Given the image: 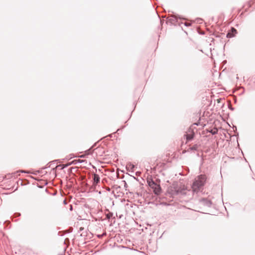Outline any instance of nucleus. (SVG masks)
Here are the masks:
<instances>
[{
	"label": "nucleus",
	"instance_id": "obj_35",
	"mask_svg": "<svg viewBox=\"0 0 255 255\" xmlns=\"http://www.w3.org/2000/svg\"><path fill=\"white\" fill-rule=\"evenodd\" d=\"M20 172H21V173H27V171H23V170H21Z\"/></svg>",
	"mask_w": 255,
	"mask_h": 255
},
{
	"label": "nucleus",
	"instance_id": "obj_13",
	"mask_svg": "<svg viewBox=\"0 0 255 255\" xmlns=\"http://www.w3.org/2000/svg\"><path fill=\"white\" fill-rule=\"evenodd\" d=\"M207 132H209V133H211L212 135H215V134H217L218 131L216 129H211L207 130Z\"/></svg>",
	"mask_w": 255,
	"mask_h": 255
},
{
	"label": "nucleus",
	"instance_id": "obj_16",
	"mask_svg": "<svg viewBox=\"0 0 255 255\" xmlns=\"http://www.w3.org/2000/svg\"><path fill=\"white\" fill-rule=\"evenodd\" d=\"M83 162V160H80L79 159H75L72 161L71 164H76L77 163H82Z\"/></svg>",
	"mask_w": 255,
	"mask_h": 255
},
{
	"label": "nucleus",
	"instance_id": "obj_38",
	"mask_svg": "<svg viewBox=\"0 0 255 255\" xmlns=\"http://www.w3.org/2000/svg\"><path fill=\"white\" fill-rule=\"evenodd\" d=\"M215 37H219V35L218 34H215Z\"/></svg>",
	"mask_w": 255,
	"mask_h": 255
},
{
	"label": "nucleus",
	"instance_id": "obj_37",
	"mask_svg": "<svg viewBox=\"0 0 255 255\" xmlns=\"http://www.w3.org/2000/svg\"><path fill=\"white\" fill-rule=\"evenodd\" d=\"M119 178L123 179L124 178V175H123L121 177H119Z\"/></svg>",
	"mask_w": 255,
	"mask_h": 255
},
{
	"label": "nucleus",
	"instance_id": "obj_25",
	"mask_svg": "<svg viewBox=\"0 0 255 255\" xmlns=\"http://www.w3.org/2000/svg\"><path fill=\"white\" fill-rule=\"evenodd\" d=\"M228 108H229V109L231 111H234L235 110V108L233 107H232V106H231V105H229V106H228Z\"/></svg>",
	"mask_w": 255,
	"mask_h": 255
},
{
	"label": "nucleus",
	"instance_id": "obj_26",
	"mask_svg": "<svg viewBox=\"0 0 255 255\" xmlns=\"http://www.w3.org/2000/svg\"><path fill=\"white\" fill-rule=\"evenodd\" d=\"M88 201H91V202H94V203L97 202V201L96 200L92 199V198L88 199Z\"/></svg>",
	"mask_w": 255,
	"mask_h": 255
},
{
	"label": "nucleus",
	"instance_id": "obj_31",
	"mask_svg": "<svg viewBox=\"0 0 255 255\" xmlns=\"http://www.w3.org/2000/svg\"><path fill=\"white\" fill-rule=\"evenodd\" d=\"M63 203L64 204V205H66L67 204L66 201L65 200H63Z\"/></svg>",
	"mask_w": 255,
	"mask_h": 255
},
{
	"label": "nucleus",
	"instance_id": "obj_23",
	"mask_svg": "<svg viewBox=\"0 0 255 255\" xmlns=\"http://www.w3.org/2000/svg\"><path fill=\"white\" fill-rule=\"evenodd\" d=\"M84 207L86 208H88V209H91V206H90V205L88 204H87V203H85L84 204Z\"/></svg>",
	"mask_w": 255,
	"mask_h": 255
},
{
	"label": "nucleus",
	"instance_id": "obj_39",
	"mask_svg": "<svg viewBox=\"0 0 255 255\" xmlns=\"http://www.w3.org/2000/svg\"><path fill=\"white\" fill-rule=\"evenodd\" d=\"M237 99H235V100H234V103H237Z\"/></svg>",
	"mask_w": 255,
	"mask_h": 255
},
{
	"label": "nucleus",
	"instance_id": "obj_21",
	"mask_svg": "<svg viewBox=\"0 0 255 255\" xmlns=\"http://www.w3.org/2000/svg\"><path fill=\"white\" fill-rule=\"evenodd\" d=\"M125 127H126L125 126H122L121 128H118L116 132L119 133V132L122 131V130L125 128Z\"/></svg>",
	"mask_w": 255,
	"mask_h": 255
},
{
	"label": "nucleus",
	"instance_id": "obj_18",
	"mask_svg": "<svg viewBox=\"0 0 255 255\" xmlns=\"http://www.w3.org/2000/svg\"><path fill=\"white\" fill-rule=\"evenodd\" d=\"M203 20L201 18H197L195 19V22L197 23H202L203 22Z\"/></svg>",
	"mask_w": 255,
	"mask_h": 255
},
{
	"label": "nucleus",
	"instance_id": "obj_34",
	"mask_svg": "<svg viewBox=\"0 0 255 255\" xmlns=\"http://www.w3.org/2000/svg\"><path fill=\"white\" fill-rule=\"evenodd\" d=\"M244 12H242L241 13V14H240V16L242 17V16L244 15Z\"/></svg>",
	"mask_w": 255,
	"mask_h": 255
},
{
	"label": "nucleus",
	"instance_id": "obj_40",
	"mask_svg": "<svg viewBox=\"0 0 255 255\" xmlns=\"http://www.w3.org/2000/svg\"><path fill=\"white\" fill-rule=\"evenodd\" d=\"M134 109H135V107H136V103H135V102H134Z\"/></svg>",
	"mask_w": 255,
	"mask_h": 255
},
{
	"label": "nucleus",
	"instance_id": "obj_7",
	"mask_svg": "<svg viewBox=\"0 0 255 255\" xmlns=\"http://www.w3.org/2000/svg\"><path fill=\"white\" fill-rule=\"evenodd\" d=\"M237 33V30L234 27H231L228 31V33L226 34V37L227 38H233L236 36Z\"/></svg>",
	"mask_w": 255,
	"mask_h": 255
},
{
	"label": "nucleus",
	"instance_id": "obj_5",
	"mask_svg": "<svg viewBox=\"0 0 255 255\" xmlns=\"http://www.w3.org/2000/svg\"><path fill=\"white\" fill-rule=\"evenodd\" d=\"M200 146V144L198 143H195L193 144H189L188 145V148L186 150V152H195V151H197L198 149Z\"/></svg>",
	"mask_w": 255,
	"mask_h": 255
},
{
	"label": "nucleus",
	"instance_id": "obj_17",
	"mask_svg": "<svg viewBox=\"0 0 255 255\" xmlns=\"http://www.w3.org/2000/svg\"><path fill=\"white\" fill-rule=\"evenodd\" d=\"M61 165H60V164H59V165H58V164H56V165H55V167H52V169H51V170H52V171H53L54 173L55 174V176H56V168H58V167H61Z\"/></svg>",
	"mask_w": 255,
	"mask_h": 255
},
{
	"label": "nucleus",
	"instance_id": "obj_2",
	"mask_svg": "<svg viewBox=\"0 0 255 255\" xmlns=\"http://www.w3.org/2000/svg\"><path fill=\"white\" fill-rule=\"evenodd\" d=\"M206 176L202 174L198 176L197 178L194 181L192 185L193 192L198 193L202 191L206 183Z\"/></svg>",
	"mask_w": 255,
	"mask_h": 255
},
{
	"label": "nucleus",
	"instance_id": "obj_29",
	"mask_svg": "<svg viewBox=\"0 0 255 255\" xmlns=\"http://www.w3.org/2000/svg\"><path fill=\"white\" fill-rule=\"evenodd\" d=\"M42 168L41 169H40L39 170H38L37 172L39 173H42Z\"/></svg>",
	"mask_w": 255,
	"mask_h": 255
},
{
	"label": "nucleus",
	"instance_id": "obj_10",
	"mask_svg": "<svg viewBox=\"0 0 255 255\" xmlns=\"http://www.w3.org/2000/svg\"><path fill=\"white\" fill-rule=\"evenodd\" d=\"M95 153L96 155H99L100 156H102L103 154L105 153V150L104 148L102 147H98L95 148Z\"/></svg>",
	"mask_w": 255,
	"mask_h": 255
},
{
	"label": "nucleus",
	"instance_id": "obj_20",
	"mask_svg": "<svg viewBox=\"0 0 255 255\" xmlns=\"http://www.w3.org/2000/svg\"><path fill=\"white\" fill-rule=\"evenodd\" d=\"M71 164H63V165H61V170H63L64 169V168L67 167L69 165H70Z\"/></svg>",
	"mask_w": 255,
	"mask_h": 255
},
{
	"label": "nucleus",
	"instance_id": "obj_24",
	"mask_svg": "<svg viewBox=\"0 0 255 255\" xmlns=\"http://www.w3.org/2000/svg\"><path fill=\"white\" fill-rule=\"evenodd\" d=\"M204 162V157L201 156V161H200V166H202Z\"/></svg>",
	"mask_w": 255,
	"mask_h": 255
},
{
	"label": "nucleus",
	"instance_id": "obj_41",
	"mask_svg": "<svg viewBox=\"0 0 255 255\" xmlns=\"http://www.w3.org/2000/svg\"><path fill=\"white\" fill-rule=\"evenodd\" d=\"M92 167L94 168H95V167L94 166H92Z\"/></svg>",
	"mask_w": 255,
	"mask_h": 255
},
{
	"label": "nucleus",
	"instance_id": "obj_36",
	"mask_svg": "<svg viewBox=\"0 0 255 255\" xmlns=\"http://www.w3.org/2000/svg\"><path fill=\"white\" fill-rule=\"evenodd\" d=\"M160 24L162 25L163 23V21L161 20V19L160 20Z\"/></svg>",
	"mask_w": 255,
	"mask_h": 255
},
{
	"label": "nucleus",
	"instance_id": "obj_19",
	"mask_svg": "<svg viewBox=\"0 0 255 255\" xmlns=\"http://www.w3.org/2000/svg\"><path fill=\"white\" fill-rule=\"evenodd\" d=\"M122 183L124 184V188H125L126 190H127V188L128 187L127 182L125 180H122L121 181Z\"/></svg>",
	"mask_w": 255,
	"mask_h": 255
},
{
	"label": "nucleus",
	"instance_id": "obj_30",
	"mask_svg": "<svg viewBox=\"0 0 255 255\" xmlns=\"http://www.w3.org/2000/svg\"><path fill=\"white\" fill-rule=\"evenodd\" d=\"M58 236H63V235L61 234V232H59L58 233Z\"/></svg>",
	"mask_w": 255,
	"mask_h": 255
},
{
	"label": "nucleus",
	"instance_id": "obj_3",
	"mask_svg": "<svg viewBox=\"0 0 255 255\" xmlns=\"http://www.w3.org/2000/svg\"><path fill=\"white\" fill-rule=\"evenodd\" d=\"M184 19L182 17L177 14L173 13L172 14H169L166 18V24H170L171 25L177 26L179 25L181 26V24H184L186 26H190L191 24L187 23H183L180 22V20Z\"/></svg>",
	"mask_w": 255,
	"mask_h": 255
},
{
	"label": "nucleus",
	"instance_id": "obj_22",
	"mask_svg": "<svg viewBox=\"0 0 255 255\" xmlns=\"http://www.w3.org/2000/svg\"><path fill=\"white\" fill-rule=\"evenodd\" d=\"M21 216V213L19 212H16L13 214L14 217H19Z\"/></svg>",
	"mask_w": 255,
	"mask_h": 255
},
{
	"label": "nucleus",
	"instance_id": "obj_27",
	"mask_svg": "<svg viewBox=\"0 0 255 255\" xmlns=\"http://www.w3.org/2000/svg\"><path fill=\"white\" fill-rule=\"evenodd\" d=\"M48 165V164H47L46 166L42 167V169H45L48 168H49L50 167V165Z\"/></svg>",
	"mask_w": 255,
	"mask_h": 255
},
{
	"label": "nucleus",
	"instance_id": "obj_28",
	"mask_svg": "<svg viewBox=\"0 0 255 255\" xmlns=\"http://www.w3.org/2000/svg\"><path fill=\"white\" fill-rule=\"evenodd\" d=\"M70 211H72L73 210V206L72 205H70Z\"/></svg>",
	"mask_w": 255,
	"mask_h": 255
},
{
	"label": "nucleus",
	"instance_id": "obj_4",
	"mask_svg": "<svg viewBox=\"0 0 255 255\" xmlns=\"http://www.w3.org/2000/svg\"><path fill=\"white\" fill-rule=\"evenodd\" d=\"M148 187L156 195H159L162 192V189L159 183L155 182L151 177L147 179Z\"/></svg>",
	"mask_w": 255,
	"mask_h": 255
},
{
	"label": "nucleus",
	"instance_id": "obj_8",
	"mask_svg": "<svg viewBox=\"0 0 255 255\" xmlns=\"http://www.w3.org/2000/svg\"><path fill=\"white\" fill-rule=\"evenodd\" d=\"M195 136V133L194 132H191L190 133L186 132L184 135V137L186 139V142L192 141L194 139Z\"/></svg>",
	"mask_w": 255,
	"mask_h": 255
},
{
	"label": "nucleus",
	"instance_id": "obj_32",
	"mask_svg": "<svg viewBox=\"0 0 255 255\" xmlns=\"http://www.w3.org/2000/svg\"><path fill=\"white\" fill-rule=\"evenodd\" d=\"M196 155H197V156L198 157H201V156H203L202 155H200V154H199V153H197Z\"/></svg>",
	"mask_w": 255,
	"mask_h": 255
},
{
	"label": "nucleus",
	"instance_id": "obj_42",
	"mask_svg": "<svg viewBox=\"0 0 255 255\" xmlns=\"http://www.w3.org/2000/svg\"><path fill=\"white\" fill-rule=\"evenodd\" d=\"M209 151V150H207V151H206V152H208Z\"/></svg>",
	"mask_w": 255,
	"mask_h": 255
},
{
	"label": "nucleus",
	"instance_id": "obj_43",
	"mask_svg": "<svg viewBox=\"0 0 255 255\" xmlns=\"http://www.w3.org/2000/svg\"><path fill=\"white\" fill-rule=\"evenodd\" d=\"M209 151V150H207V151H206V152H208Z\"/></svg>",
	"mask_w": 255,
	"mask_h": 255
},
{
	"label": "nucleus",
	"instance_id": "obj_33",
	"mask_svg": "<svg viewBox=\"0 0 255 255\" xmlns=\"http://www.w3.org/2000/svg\"><path fill=\"white\" fill-rule=\"evenodd\" d=\"M130 177L132 178L134 180H136V178L135 177H134V176H130Z\"/></svg>",
	"mask_w": 255,
	"mask_h": 255
},
{
	"label": "nucleus",
	"instance_id": "obj_15",
	"mask_svg": "<svg viewBox=\"0 0 255 255\" xmlns=\"http://www.w3.org/2000/svg\"><path fill=\"white\" fill-rule=\"evenodd\" d=\"M57 162H60V160L59 159H56V160H52L51 161H50L48 164H49L50 166H53L55 164V163Z\"/></svg>",
	"mask_w": 255,
	"mask_h": 255
},
{
	"label": "nucleus",
	"instance_id": "obj_9",
	"mask_svg": "<svg viewBox=\"0 0 255 255\" xmlns=\"http://www.w3.org/2000/svg\"><path fill=\"white\" fill-rule=\"evenodd\" d=\"M136 168L135 165L131 162H128L126 165V169L129 171L133 172Z\"/></svg>",
	"mask_w": 255,
	"mask_h": 255
},
{
	"label": "nucleus",
	"instance_id": "obj_14",
	"mask_svg": "<svg viewBox=\"0 0 255 255\" xmlns=\"http://www.w3.org/2000/svg\"><path fill=\"white\" fill-rule=\"evenodd\" d=\"M93 147H91L90 148H89L88 150L86 151V153L88 155H91L95 152H94V150L93 149Z\"/></svg>",
	"mask_w": 255,
	"mask_h": 255
},
{
	"label": "nucleus",
	"instance_id": "obj_12",
	"mask_svg": "<svg viewBox=\"0 0 255 255\" xmlns=\"http://www.w3.org/2000/svg\"><path fill=\"white\" fill-rule=\"evenodd\" d=\"M93 179L94 181V182H96V183H98L100 181V176L96 174H95L94 175Z\"/></svg>",
	"mask_w": 255,
	"mask_h": 255
},
{
	"label": "nucleus",
	"instance_id": "obj_11",
	"mask_svg": "<svg viewBox=\"0 0 255 255\" xmlns=\"http://www.w3.org/2000/svg\"><path fill=\"white\" fill-rule=\"evenodd\" d=\"M255 3V0H254V1L253 0H250L249 1H248L247 4H245L244 6H243V8H245L246 6V5H248V8H246L245 9V12L246 11H248V8H249V7H251L252 5L253 4V3Z\"/></svg>",
	"mask_w": 255,
	"mask_h": 255
},
{
	"label": "nucleus",
	"instance_id": "obj_1",
	"mask_svg": "<svg viewBox=\"0 0 255 255\" xmlns=\"http://www.w3.org/2000/svg\"><path fill=\"white\" fill-rule=\"evenodd\" d=\"M187 190V187L184 184L174 181L168 187L167 192L171 196L185 195Z\"/></svg>",
	"mask_w": 255,
	"mask_h": 255
},
{
	"label": "nucleus",
	"instance_id": "obj_6",
	"mask_svg": "<svg viewBox=\"0 0 255 255\" xmlns=\"http://www.w3.org/2000/svg\"><path fill=\"white\" fill-rule=\"evenodd\" d=\"M199 202L201 204L207 207H211L213 204L212 201L206 198H201L200 199Z\"/></svg>",
	"mask_w": 255,
	"mask_h": 255
}]
</instances>
